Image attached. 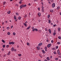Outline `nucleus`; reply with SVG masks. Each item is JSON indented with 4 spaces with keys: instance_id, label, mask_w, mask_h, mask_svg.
Listing matches in <instances>:
<instances>
[{
    "instance_id": "1",
    "label": "nucleus",
    "mask_w": 61,
    "mask_h": 61,
    "mask_svg": "<svg viewBox=\"0 0 61 61\" xmlns=\"http://www.w3.org/2000/svg\"><path fill=\"white\" fill-rule=\"evenodd\" d=\"M57 52L58 55H61V53H60V52L59 51V50H58L57 51Z\"/></svg>"
},
{
    "instance_id": "2",
    "label": "nucleus",
    "mask_w": 61,
    "mask_h": 61,
    "mask_svg": "<svg viewBox=\"0 0 61 61\" xmlns=\"http://www.w3.org/2000/svg\"><path fill=\"white\" fill-rule=\"evenodd\" d=\"M55 4L54 3L52 5V7H55Z\"/></svg>"
},
{
    "instance_id": "3",
    "label": "nucleus",
    "mask_w": 61,
    "mask_h": 61,
    "mask_svg": "<svg viewBox=\"0 0 61 61\" xmlns=\"http://www.w3.org/2000/svg\"><path fill=\"white\" fill-rule=\"evenodd\" d=\"M42 43H40L38 45V46H40L42 45Z\"/></svg>"
},
{
    "instance_id": "4",
    "label": "nucleus",
    "mask_w": 61,
    "mask_h": 61,
    "mask_svg": "<svg viewBox=\"0 0 61 61\" xmlns=\"http://www.w3.org/2000/svg\"><path fill=\"white\" fill-rule=\"evenodd\" d=\"M51 44H49L47 46V47L49 48L51 46Z\"/></svg>"
},
{
    "instance_id": "5",
    "label": "nucleus",
    "mask_w": 61,
    "mask_h": 61,
    "mask_svg": "<svg viewBox=\"0 0 61 61\" xmlns=\"http://www.w3.org/2000/svg\"><path fill=\"white\" fill-rule=\"evenodd\" d=\"M38 15H39V16H41V13L40 12H39L38 13Z\"/></svg>"
},
{
    "instance_id": "6",
    "label": "nucleus",
    "mask_w": 61,
    "mask_h": 61,
    "mask_svg": "<svg viewBox=\"0 0 61 61\" xmlns=\"http://www.w3.org/2000/svg\"><path fill=\"white\" fill-rule=\"evenodd\" d=\"M23 7V5H20V9H22V7Z\"/></svg>"
},
{
    "instance_id": "7",
    "label": "nucleus",
    "mask_w": 61,
    "mask_h": 61,
    "mask_svg": "<svg viewBox=\"0 0 61 61\" xmlns=\"http://www.w3.org/2000/svg\"><path fill=\"white\" fill-rule=\"evenodd\" d=\"M45 51H47V47L46 46H45Z\"/></svg>"
},
{
    "instance_id": "8",
    "label": "nucleus",
    "mask_w": 61,
    "mask_h": 61,
    "mask_svg": "<svg viewBox=\"0 0 61 61\" xmlns=\"http://www.w3.org/2000/svg\"><path fill=\"white\" fill-rule=\"evenodd\" d=\"M48 31L49 32L50 34H51V30L50 29H49L48 30Z\"/></svg>"
},
{
    "instance_id": "9",
    "label": "nucleus",
    "mask_w": 61,
    "mask_h": 61,
    "mask_svg": "<svg viewBox=\"0 0 61 61\" xmlns=\"http://www.w3.org/2000/svg\"><path fill=\"white\" fill-rule=\"evenodd\" d=\"M58 31H59V32H60V30H61V29H60V28H58Z\"/></svg>"
},
{
    "instance_id": "10",
    "label": "nucleus",
    "mask_w": 61,
    "mask_h": 61,
    "mask_svg": "<svg viewBox=\"0 0 61 61\" xmlns=\"http://www.w3.org/2000/svg\"><path fill=\"white\" fill-rule=\"evenodd\" d=\"M31 27V26H29V27H28L27 28V30H28L29 29H30V28Z\"/></svg>"
},
{
    "instance_id": "11",
    "label": "nucleus",
    "mask_w": 61,
    "mask_h": 61,
    "mask_svg": "<svg viewBox=\"0 0 61 61\" xmlns=\"http://www.w3.org/2000/svg\"><path fill=\"white\" fill-rule=\"evenodd\" d=\"M14 18L15 20H16V16H15V15H14Z\"/></svg>"
},
{
    "instance_id": "12",
    "label": "nucleus",
    "mask_w": 61,
    "mask_h": 61,
    "mask_svg": "<svg viewBox=\"0 0 61 61\" xmlns=\"http://www.w3.org/2000/svg\"><path fill=\"white\" fill-rule=\"evenodd\" d=\"M11 13V12L10 11H9L7 12V13L8 14H10Z\"/></svg>"
},
{
    "instance_id": "13",
    "label": "nucleus",
    "mask_w": 61,
    "mask_h": 61,
    "mask_svg": "<svg viewBox=\"0 0 61 61\" xmlns=\"http://www.w3.org/2000/svg\"><path fill=\"white\" fill-rule=\"evenodd\" d=\"M42 51L43 52V54H45L46 52H45V51H44V50H42Z\"/></svg>"
},
{
    "instance_id": "14",
    "label": "nucleus",
    "mask_w": 61,
    "mask_h": 61,
    "mask_svg": "<svg viewBox=\"0 0 61 61\" xmlns=\"http://www.w3.org/2000/svg\"><path fill=\"white\" fill-rule=\"evenodd\" d=\"M50 12H51V13H53V10H50Z\"/></svg>"
},
{
    "instance_id": "15",
    "label": "nucleus",
    "mask_w": 61,
    "mask_h": 61,
    "mask_svg": "<svg viewBox=\"0 0 61 61\" xmlns=\"http://www.w3.org/2000/svg\"><path fill=\"white\" fill-rule=\"evenodd\" d=\"M23 5V7H26V5Z\"/></svg>"
},
{
    "instance_id": "16",
    "label": "nucleus",
    "mask_w": 61,
    "mask_h": 61,
    "mask_svg": "<svg viewBox=\"0 0 61 61\" xmlns=\"http://www.w3.org/2000/svg\"><path fill=\"white\" fill-rule=\"evenodd\" d=\"M24 18H26V17H27V15L26 14L24 16Z\"/></svg>"
},
{
    "instance_id": "17",
    "label": "nucleus",
    "mask_w": 61,
    "mask_h": 61,
    "mask_svg": "<svg viewBox=\"0 0 61 61\" xmlns=\"http://www.w3.org/2000/svg\"><path fill=\"white\" fill-rule=\"evenodd\" d=\"M24 25H25V26H27V24H25V23H24Z\"/></svg>"
},
{
    "instance_id": "18",
    "label": "nucleus",
    "mask_w": 61,
    "mask_h": 61,
    "mask_svg": "<svg viewBox=\"0 0 61 61\" xmlns=\"http://www.w3.org/2000/svg\"><path fill=\"white\" fill-rule=\"evenodd\" d=\"M42 12H44V9H42Z\"/></svg>"
},
{
    "instance_id": "19",
    "label": "nucleus",
    "mask_w": 61,
    "mask_h": 61,
    "mask_svg": "<svg viewBox=\"0 0 61 61\" xmlns=\"http://www.w3.org/2000/svg\"><path fill=\"white\" fill-rule=\"evenodd\" d=\"M47 60H48V61H49V57H47Z\"/></svg>"
},
{
    "instance_id": "20",
    "label": "nucleus",
    "mask_w": 61,
    "mask_h": 61,
    "mask_svg": "<svg viewBox=\"0 0 61 61\" xmlns=\"http://www.w3.org/2000/svg\"><path fill=\"white\" fill-rule=\"evenodd\" d=\"M35 29V30L36 31H38V30H37V29L36 28H35L34 29Z\"/></svg>"
},
{
    "instance_id": "21",
    "label": "nucleus",
    "mask_w": 61,
    "mask_h": 61,
    "mask_svg": "<svg viewBox=\"0 0 61 61\" xmlns=\"http://www.w3.org/2000/svg\"><path fill=\"white\" fill-rule=\"evenodd\" d=\"M56 34V33L54 32L53 34V36H55Z\"/></svg>"
},
{
    "instance_id": "22",
    "label": "nucleus",
    "mask_w": 61,
    "mask_h": 61,
    "mask_svg": "<svg viewBox=\"0 0 61 61\" xmlns=\"http://www.w3.org/2000/svg\"><path fill=\"white\" fill-rule=\"evenodd\" d=\"M19 20H20L21 19V17H19L18 18Z\"/></svg>"
},
{
    "instance_id": "23",
    "label": "nucleus",
    "mask_w": 61,
    "mask_h": 61,
    "mask_svg": "<svg viewBox=\"0 0 61 61\" xmlns=\"http://www.w3.org/2000/svg\"><path fill=\"white\" fill-rule=\"evenodd\" d=\"M7 34L8 35H10V33L9 32H8Z\"/></svg>"
},
{
    "instance_id": "24",
    "label": "nucleus",
    "mask_w": 61,
    "mask_h": 61,
    "mask_svg": "<svg viewBox=\"0 0 61 61\" xmlns=\"http://www.w3.org/2000/svg\"><path fill=\"white\" fill-rule=\"evenodd\" d=\"M2 42H3V43H5V41H4V40H2Z\"/></svg>"
},
{
    "instance_id": "25",
    "label": "nucleus",
    "mask_w": 61,
    "mask_h": 61,
    "mask_svg": "<svg viewBox=\"0 0 61 61\" xmlns=\"http://www.w3.org/2000/svg\"><path fill=\"white\" fill-rule=\"evenodd\" d=\"M16 15H19V14L17 12H16Z\"/></svg>"
},
{
    "instance_id": "26",
    "label": "nucleus",
    "mask_w": 61,
    "mask_h": 61,
    "mask_svg": "<svg viewBox=\"0 0 61 61\" xmlns=\"http://www.w3.org/2000/svg\"><path fill=\"white\" fill-rule=\"evenodd\" d=\"M39 46H37V49H38V50H39L40 48H39Z\"/></svg>"
},
{
    "instance_id": "27",
    "label": "nucleus",
    "mask_w": 61,
    "mask_h": 61,
    "mask_svg": "<svg viewBox=\"0 0 61 61\" xmlns=\"http://www.w3.org/2000/svg\"><path fill=\"white\" fill-rule=\"evenodd\" d=\"M10 51H9L8 52V55L9 56L10 55Z\"/></svg>"
},
{
    "instance_id": "28",
    "label": "nucleus",
    "mask_w": 61,
    "mask_h": 61,
    "mask_svg": "<svg viewBox=\"0 0 61 61\" xmlns=\"http://www.w3.org/2000/svg\"><path fill=\"white\" fill-rule=\"evenodd\" d=\"M11 43H12V45H14V44H15V42H11Z\"/></svg>"
},
{
    "instance_id": "29",
    "label": "nucleus",
    "mask_w": 61,
    "mask_h": 61,
    "mask_svg": "<svg viewBox=\"0 0 61 61\" xmlns=\"http://www.w3.org/2000/svg\"><path fill=\"white\" fill-rule=\"evenodd\" d=\"M49 23L50 24V23H51V20H49Z\"/></svg>"
},
{
    "instance_id": "30",
    "label": "nucleus",
    "mask_w": 61,
    "mask_h": 61,
    "mask_svg": "<svg viewBox=\"0 0 61 61\" xmlns=\"http://www.w3.org/2000/svg\"><path fill=\"white\" fill-rule=\"evenodd\" d=\"M50 0L51 2L52 3H53V2H54V0Z\"/></svg>"
},
{
    "instance_id": "31",
    "label": "nucleus",
    "mask_w": 61,
    "mask_h": 61,
    "mask_svg": "<svg viewBox=\"0 0 61 61\" xmlns=\"http://www.w3.org/2000/svg\"><path fill=\"white\" fill-rule=\"evenodd\" d=\"M27 46H29L30 45V44L28 42L27 43Z\"/></svg>"
},
{
    "instance_id": "32",
    "label": "nucleus",
    "mask_w": 61,
    "mask_h": 61,
    "mask_svg": "<svg viewBox=\"0 0 61 61\" xmlns=\"http://www.w3.org/2000/svg\"><path fill=\"white\" fill-rule=\"evenodd\" d=\"M57 44H58V45H60V42H57Z\"/></svg>"
},
{
    "instance_id": "33",
    "label": "nucleus",
    "mask_w": 61,
    "mask_h": 61,
    "mask_svg": "<svg viewBox=\"0 0 61 61\" xmlns=\"http://www.w3.org/2000/svg\"><path fill=\"white\" fill-rule=\"evenodd\" d=\"M5 45H4L3 46V48H5Z\"/></svg>"
},
{
    "instance_id": "34",
    "label": "nucleus",
    "mask_w": 61,
    "mask_h": 61,
    "mask_svg": "<svg viewBox=\"0 0 61 61\" xmlns=\"http://www.w3.org/2000/svg\"><path fill=\"white\" fill-rule=\"evenodd\" d=\"M59 8H60V7L59 6H58L57 8V9L58 10Z\"/></svg>"
},
{
    "instance_id": "35",
    "label": "nucleus",
    "mask_w": 61,
    "mask_h": 61,
    "mask_svg": "<svg viewBox=\"0 0 61 61\" xmlns=\"http://www.w3.org/2000/svg\"><path fill=\"white\" fill-rule=\"evenodd\" d=\"M13 35L14 36H15V32H13Z\"/></svg>"
},
{
    "instance_id": "36",
    "label": "nucleus",
    "mask_w": 61,
    "mask_h": 61,
    "mask_svg": "<svg viewBox=\"0 0 61 61\" xmlns=\"http://www.w3.org/2000/svg\"><path fill=\"white\" fill-rule=\"evenodd\" d=\"M39 33H41V30H39L38 31Z\"/></svg>"
},
{
    "instance_id": "37",
    "label": "nucleus",
    "mask_w": 61,
    "mask_h": 61,
    "mask_svg": "<svg viewBox=\"0 0 61 61\" xmlns=\"http://www.w3.org/2000/svg\"><path fill=\"white\" fill-rule=\"evenodd\" d=\"M56 49H58V46H56Z\"/></svg>"
},
{
    "instance_id": "38",
    "label": "nucleus",
    "mask_w": 61,
    "mask_h": 61,
    "mask_svg": "<svg viewBox=\"0 0 61 61\" xmlns=\"http://www.w3.org/2000/svg\"><path fill=\"white\" fill-rule=\"evenodd\" d=\"M7 29L8 30L9 29H10V28L9 27H7Z\"/></svg>"
},
{
    "instance_id": "39",
    "label": "nucleus",
    "mask_w": 61,
    "mask_h": 61,
    "mask_svg": "<svg viewBox=\"0 0 61 61\" xmlns=\"http://www.w3.org/2000/svg\"><path fill=\"white\" fill-rule=\"evenodd\" d=\"M6 46L7 47H9V45H6Z\"/></svg>"
},
{
    "instance_id": "40",
    "label": "nucleus",
    "mask_w": 61,
    "mask_h": 61,
    "mask_svg": "<svg viewBox=\"0 0 61 61\" xmlns=\"http://www.w3.org/2000/svg\"><path fill=\"white\" fill-rule=\"evenodd\" d=\"M12 42H10L9 43V44L10 45H11V44H12Z\"/></svg>"
},
{
    "instance_id": "41",
    "label": "nucleus",
    "mask_w": 61,
    "mask_h": 61,
    "mask_svg": "<svg viewBox=\"0 0 61 61\" xmlns=\"http://www.w3.org/2000/svg\"><path fill=\"white\" fill-rule=\"evenodd\" d=\"M18 55L19 56H21V54H18Z\"/></svg>"
},
{
    "instance_id": "42",
    "label": "nucleus",
    "mask_w": 61,
    "mask_h": 61,
    "mask_svg": "<svg viewBox=\"0 0 61 61\" xmlns=\"http://www.w3.org/2000/svg\"><path fill=\"white\" fill-rule=\"evenodd\" d=\"M58 38H59V39H61V37H60V36H59L58 37Z\"/></svg>"
},
{
    "instance_id": "43",
    "label": "nucleus",
    "mask_w": 61,
    "mask_h": 61,
    "mask_svg": "<svg viewBox=\"0 0 61 61\" xmlns=\"http://www.w3.org/2000/svg\"><path fill=\"white\" fill-rule=\"evenodd\" d=\"M53 53L54 54H56V52L55 51H54Z\"/></svg>"
},
{
    "instance_id": "44",
    "label": "nucleus",
    "mask_w": 61,
    "mask_h": 61,
    "mask_svg": "<svg viewBox=\"0 0 61 61\" xmlns=\"http://www.w3.org/2000/svg\"><path fill=\"white\" fill-rule=\"evenodd\" d=\"M58 59V58H55V60H57Z\"/></svg>"
},
{
    "instance_id": "45",
    "label": "nucleus",
    "mask_w": 61,
    "mask_h": 61,
    "mask_svg": "<svg viewBox=\"0 0 61 61\" xmlns=\"http://www.w3.org/2000/svg\"><path fill=\"white\" fill-rule=\"evenodd\" d=\"M50 16V15H48V18H49Z\"/></svg>"
},
{
    "instance_id": "46",
    "label": "nucleus",
    "mask_w": 61,
    "mask_h": 61,
    "mask_svg": "<svg viewBox=\"0 0 61 61\" xmlns=\"http://www.w3.org/2000/svg\"><path fill=\"white\" fill-rule=\"evenodd\" d=\"M3 3H4L3 4L4 5H5V1Z\"/></svg>"
},
{
    "instance_id": "47",
    "label": "nucleus",
    "mask_w": 61,
    "mask_h": 61,
    "mask_svg": "<svg viewBox=\"0 0 61 61\" xmlns=\"http://www.w3.org/2000/svg\"><path fill=\"white\" fill-rule=\"evenodd\" d=\"M55 50L56 49H55V48H52V50Z\"/></svg>"
},
{
    "instance_id": "48",
    "label": "nucleus",
    "mask_w": 61,
    "mask_h": 61,
    "mask_svg": "<svg viewBox=\"0 0 61 61\" xmlns=\"http://www.w3.org/2000/svg\"><path fill=\"white\" fill-rule=\"evenodd\" d=\"M35 29H33L32 31H33V32H34V31H35Z\"/></svg>"
},
{
    "instance_id": "49",
    "label": "nucleus",
    "mask_w": 61,
    "mask_h": 61,
    "mask_svg": "<svg viewBox=\"0 0 61 61\" xmlns=\"http://www.w3.org/2000/svg\"><path fill=\"white\" fill-rule=\"evenodd\" d=\"M38 10H39V11H40V8H38Z\"/></svg>"
},
{
    "instance_id": "50",
    "label": "nucleus",
    "mask_w": 61,
    "mask_h": 61,
    "mask_svg": "<svg viewBox=\"0 0 61 61\" xmlns=\"http://www.w3.org/2000/svg\"><path fill=\"white\" fill-rule=\"evenodd\" d=\"M19 3L20 4H21V3H22V1H20L19 2Z\"/></svg>"
},
{
    "instance_id": "51",
    "label": "nucleus",
    "mask_w": 61,
    "mask_h": 61,
    "mask_svg": "<svg viewBox=\"0 0 61 61\" xmlns=\"http://www.w3.org/2000/svg\"><path fill=\"white\" fill-rule=\"evenodd\" d=\"M45 30L46 31H47V28H45Z\"/></svg>"
},
{
    "instance_id": "52",
    "label": "nucleus",
    "mask_w": 61,
    "mask_h": 61,
    "mask_svg": "<svg viewBox=\"0 0 61 61\" xmlns=\"http://www.w3.org/2000/svg\"><path fill=\"white\" fill-rule=\"evenodd\" d=\"M56 25V24H55L53 25V27H55Z\"/></svg>"
},
{
    "instance_id": "53",
    "label": "nucleus",
    "mask_w": 61,
    "mask_h": 61,
    "mask_svg": "<svg viewBox=\"0 0 61 61\" xmlns=\"http://www.w3.org/2000/svg\"><path fill=\"white\" fill-rule=\"evenodd\" d=\"M51 42L52 43H53V40H51Z\"/></svg>"
},
{
    "instance_id": "54",
    "label": "nucleus",
    "mask_w": 61,
    "mask_h": 61,
    "mask_svg": "<svg viewBox=\"0 0 61 61\" xmlns=\"http://www.w3.org/2000/svg\"><path fill=\"white\" fill-rule=\"evenodd\" d=\"M13 25H12L11 26V28H13Z\"/></svg>"
},
{
    "instance_id": "55",
    "label": "nucleus",
    "mask_w": 61,
    "mask_h": 61,
    "mask_svg": "<svg viewBox=\"0 0 61 61\" xmlns=\"http://www.w3.org/2000/svg\"><path fill=\"white\" fill-rule=\"evenodd\" d=\"M34 27H32V29H34Z\"/></svg>"
},
{
    "instance_id": "56",
    "label": "nucleus",
    "mask_w": 61,
    "mask_h": 61,
    "mask_svg": "<svg viewBox=\"0 0 61 61\" xmlns=\"http://www.w3.org/2000/svg\"><path fill=\"white\" fill-rule=\"evenodd\" d=\"M5 56H6V54H5L4 56V57H5Z\"/></svg>"
},
{
    "instance_id": "57",
    "label": "nucleus",
    "mask_w": 61,
    "mask_h": 61,
    "mask_svg": "<svg viewBox=\"0 0 61 61\" xmlns=\"http://www.w3.org/2000/svg\"><path fill=\"white\" fill-rule=\"evenodd\" d=\"M48 3L49 4H51V2H50V1H49L48 2Z\"/></svg>"
},
{
    "instance_id": "58",
    "label": "nucleus",
    "mask_w": 61,
    "mask_h": 61,
    "mask_svg": "<svg viewBox=\"0 0 61 61\" xmlns=\"http://www.w3.org/2000/svg\"><path fill=\"white\" fill-rule=\"evenodd\" d=\"M41 4L42 5H44V4H43V2H41Z\"/></svg>"
},
{
    "instance_id": "59",
    "label": "nucleus",
    "mask_w": 61,
    "mask_h": 61,
    "mask_svg": "<svg viewBox=\"0 0 61 61\" xmlns=\"http://www.w3.org/2000/svg\"><path fill=\"white\" fill-rule=\"evenodd\" d=\"M11 51H14V49H11Z\"/></svg>"
},
{
    "instance_id": "60",
    "label": "nucleus",
    "mask_w": 61,
    "mask_h": 61,
    "mask_svg": "<svg viewBox=\"0 0 61 61\" xmlns=\"http://www.w3.org/2000/svg\"><path fill=\"white\" fill-rule=\"evenodd\" d=\"M59 57L61 58V56H59Z\"/></svg>"
},
{
    "instance_id": "61",
    "label": "nucleus",
    "mask_w": 61,
    "mask_h": 61,
    "mask_svg": "<svg viewBox=\"0 0 61 61\" xmlns=\"http://www.w3.org/2000/svg\"><path fill=\"white\" fill-rule=\"evenodd\" d=\"M50 58H52V56H51Z\"/></svg>"
},
{
    "instance_id": "62",
    "label": "nucleus",
    "mask_w": 61,
    "mask_h": 61,
    "mask_svg": "<svg viewBox=\"0 0 61 61\" xmlns=\"http://www.w3.org/2000/svg\"><path fill=\"white\" fill-rule=\"evenodd\" d=\"M25 23H26V24H27V21H26L25 22Z\"/></svg>"
},
{
    "instance_id": "63",
    "label": "nucleus",
    "mask_w": 61,
    "mask_h": 61,
    "mask_svg": "<svg viewBox=\"0 0 61 61\" xmlns=\"http://www.w3.org/2000/svg\"><path fill=\"white\" fill-rule=\"evenodd\" d=\"M42 8H44V7L43 6H42Z\"/></svg>"
},
{
    "instance_id": "64",
    "label": "nucleus",
    "mask_w": 61,
    "mask_h": 61,
    "mask_svg": "<svg viewBox=\"0 0 61 61\" xmlns=\"http://www.w3.org/2000/svg\"><path fill=\"white\" fill-rule=\"evenodd\" d=\"M28 5H31V4H30V3H29L28 4Z\"/></svg>"
}]
</instances>
